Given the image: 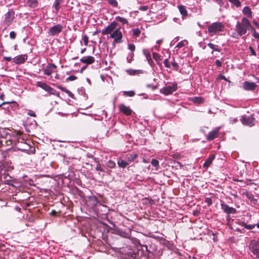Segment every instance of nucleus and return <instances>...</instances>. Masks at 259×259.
I'll list each match as a JSON object with an SVG mask.
<instances>
[{
    "label": "nucleus",
    "instance_id": "obj_49",
    "mask_svg": "<svg viewBox=\"0 0 259 259\" xmlns=\"http://www.w3.org/2000/svg\"><path fill=\"white\" fill-rule=\"evenodd\" d=\"M4 59L6 61H10L12 60V58L11 57H5Z\"/></svg>",
    "mask_w": 259,
    "mask_h": 259
},
{
    "label": "nucleus",
    "instance_id": "obj_18",
    "mask_svg": "<svg viewBox=\"0 0 259 259\" xmlns=\"http://www.w3.org/2000/svg\"><path fill=\"white\" fill-rule=\"evenodd\" d=\"M242 13L247 16L248 17H250V18H251L252 17V12L251 11V9H250L249 7L246 6V7H245L243 10H242Z\"/></svg>",
    "mask_w": 259,
    "mask_h": 259
},
{
    "label": "nucleus",
    "instance_id": "obj_58",
    "mask_svg": "<svg viewBox=\"0 0 259 259\" xmlns=\"http://www.w3.org/2000/svg\"><path fill=\"white\" fill-rule=\"evenodd\" d=\"M161 40H158V41H157V42L158 44H160V43H161Z\"/></svg>",
    "mask_w": 259,
    "mask_h": 259
},
{
    "label": "nucleus",
    "instance_id": "obj_42",
    "mask_svg": "<svg viewBox=\"0 0 259 259\" xmlns=\"http://www.w3.org/2000/svg\"><path fill=\"white\" fill-rule=\"evenodd\" d=\"M171 65L172 66V67L176 69V70H177L178 67H179V65L178 64V63L176 62H171Z\"/></svg>",
    "mask_w": 259,
    "mask_h": 259
},
{
    "label": "nucleus",
    "instance_id": "obj_39",
    "mask_svg": "<svg viewBox=\"0 0 259 259\" xmlns=\"http://www.w3.org/2000/svg\"><path fill=\"white\" fill-rule=\"evenodd\" d=\"M124 94L130 97L134 96L135 95V93L133 91L125 92Z\"/></svg>",
    "mask_w": 259,
    "mask_h": 259
},
{
    "label": "nucleus",
    "instance_id": "obj_13",
    "mask_svg": "<svg viewBox=\"0 0 259 259\" xmlns=\"http://www.w3.org/2000/svg\"><path fill=\"white\" fill-rule=\"evenodd\" d=\"M219 128H217L209 132L208 136L207 137V140L208 141H211L213 140L217 136L219 132Z\"/></svg>",
    "mask_w": 259,
    "mask_h": 259
},
{
    "label": "nucleus",
    "instance_id": "obj_59",
    "mask_svg": "<svg viewBox=\"0 0 259 259\" xmlns=\"http://www.w3.org/2000/svg\"><path fill=\"white\" fill-rule=\"evenodd\" d=\"M85 67H86L85 66L82 67L81 70L84 69L85 68Z\"/></svg>",
    "mask_w": 259,
    "mask_h": 259
},
{
    "label": "nucleus",
    "instance_id": "obj_45",
    "mask_svg": "<svg viewBox=\"0 0 259 259\" xmlns=\"http://www.w3.org/2000/svg\"><path fill=\"white\" fill-rule=\"evenodd\" d=\"M249 49V50L250 51V52H251V54L252 55L255 56H256V53H255V51L254 50V49L252 48V47H250Z\"/></svg>",
    "mask_w": 259,
    "mask_h": 259
},
{
    "label": "nucleus",
    "instance_id": "obj_17",
    "mask_svg": "<svg viewBox=\"0 0 259 259\" xmlns=\"http://www.w3.org/2000/svg\"><path fill=\"white\" fill-rule=\"evenodd\" d=\"M214 155L212 154L210 155L203 164V167L204 168H207L211 164L212 161L214 159Z\"/></svg>",
    "mask_w": 259,
    "mask_h": 259
},
{
    "label": "nucleus",
    "instance_id": "obj_3",
    "mask_svg": "<svg viewBox=\"0 0 259 259\" xmlns=\"http://www.w3.org/2000/svg\"><path fill=\"white\" fill-rule=\"evenodd\" d=\"M110 37L114 39L113 43H120L122 41V34L119 28L115 29V30L111 33Z\"/></svg>",
    "mask_w": 259,
    "mask_h": 259
},
{
    "label": "nucleus",
    "instance_id": "obj_38",
    "mask_svg": "<svg viewBox=\"0 0 259 259\" xmlns=\"http://www.w3.org/2000/svg\"><path fill=\"white\" fill-rule=\"evenodd\" d=\"M153 57L156 61H158V60H160V56L156 53H153Z\"/></svg>",
    "mask_w": 259,
    "mask_h": 259
},
{
    "label": "nucleus",
    "instance_id": "obj_50",
    "mask_svg": "<svg viewBox=\"0 0 259 259\" xmlns=\"http://www.w3.org/2000/svg\"><path fill=\"white\" fill-rule=\"evenodd\" d=\"M114 165H115V163H113V162H112V161H109V165H108V166H109L110 167H112Z\"/></svg>",
    "mask_w": 259,
    "mask_h": 259
},
{
    "label": "nucleus",
    "instance_id": "obj_7",
    "mask_svg": "<svg viewBox=\"0 0 259 259\" xmlns=\"http://www.w3.org/2000/svg\"><path fill=\"white\" fill-rule=\"evenodd\" d=\"M63 26L60 24H57L51 27L48 31V33L51 36L56 35L61 32Z\"/></svg>",
    "mask_w": 259,
    "mask_h": 259
},
{
    "label": "nucleus",
    "instance_id": "obj_54",
    "mask_svg": "<svg viewBox=\"0 0 259 259\" xmlns=\"http://www.w3.org/2000/svg\"><path fill=\"white\" fill-rule=\"evenodd\" d=\"M85 50H86V49H85V48H84V49H82V50H81V54H83V53L85 51Z\"/></svg>",
    "mask_w": 259,
    "mask_h": 259
},
{
    "label": "nucleus",
    "instance_id": "obj_63",
    "mask_svg": "<svg viewBox=\"0 0 259 259\" xmlns=\"http://www.w3.org/2000/svg\"><path fill=\"white\" fill-rule=\"evenodd\" d=\"M97 170H100V169H99V168H98V167L97 168Z\"/></svg>",
    "mask_w": 259,
    "mask_h": 259
},
{
    "label": "nucleus",
    "instance_id": "obj_62",
    "mask_svg": "<svg viewBox=\"0 0 259 259\" xmlns=\"http://www.w3.org/2000/svg\"><path fill=\"white\" fill-rule=\"evenodd\" d=\"M237 120V119H234V121H236Z\"/></svg>",
    "mask_w": 259,
    "mask_h": 259
},
{
    "label": "nucleus",
    "instance_id": "obj_24",
    "mask_svg": "<svg viewBox=\"0 0 259 259\" xmlns=\"http://www.w3.org/2000/svg\"><path fill=\"white\" fill-rule=\"evenodd\" d=\"M117 163L119 167H121L122 168L125 167L128 164V162H127L123 160H118Z\"/></svg>",
    "mask_w": 259,
    "mask_h": 259
},
{
    "label": "nucleus",
    "instance_id": "obj_21",
    "mask_svg": "<svg viewBox=\"0 0 259 259\" xmlns=\"http://www.w3.org/2000/svg\"><path fill=\"white\" fill-rule=\"evenodd\" d=\"M58 88V89H59L62 91H63V92L66 93V94H67L70 97L73 98V94L70 91H69V90L66 89L64 87L60 85Z\"/></svg>",
    "mask_w": 259,
    "mask_h": 259
},
{
    "label": "nucleus",
    "instance_id": "obj_27",
    "mask_svg": "<svg viewBox=\"0 0 259 259\" xmlns=\"http://www.w3.org/2000/svg\"><path fill=\"white\" fill-rule=\"evenodd\" d=\"M229 2L237 7H239L241 6V3L239 0H229Z\"/></svg>",
    "mask_w": 259,
    "mask_h": 259
},
{
    "label": "nucleus",
    "instance_id": "obj_28",
    "mask_svg": "<svg viewBox=\"0 0 259 259\" xmlns=\"http://www.w3.org/2000/svg\"><path fill=\"white\" fill-rule=\"evenodd\" d=\"M137 157V155L136 154H130L127 156V159L130 161H133L135 158H136Z\"/></svg>",
    "mask_w": 259,
    "mask_h": 259
},
{
    "label": "nucleus",
    "instance_id": "obj_2",
    "mask_svg": "<svg viewBox=\"0 0 259 259\" xmlns=\"http://www.w3.org/2000/svg\"><path fill=\"white\" fill-rule=\"evenodd\" d=\"M224 26L220 22H215L210 24L208 28V31L210 33L215 34L222 31Z\"/></svg>",
    "mask_w": 259,
    "mask_h": 259
},
{
    "label": "nucleus",
    "instance_id": "obj_11",
    "mask_svg": "<svg viewBox=\"0 0 259 259\" xmlns=\"http://www.w3.org/2000/svg\"><path fill=\"white\" fill-rule=\"evenodd\" d=\"M56 68V66L54 64H50L47 65L46 68L43 69L44 73L47 75H50L53 73L54 70Z\"/></svg>",
    "mask_w": 259,
    "mask_h": 259
},
{
    "label": "nucleus",
    "instance_id": "obj_61",
    "mask_svg": "<svg viewBox=\"0 0 259 259\" xmlns=\"http://www.w3.org/2000/svg\"><path fill=\"white\" fill-rule=\"evenodd\" d=\"M244 124H248V123L247 122H244Z\"/></svg>",
    "mask_w": 259,
    "mask_h": 259
},
{
    "label": "nucleus",
    "instance_id": "obj_46",
    "mask_svg": "<svg viewBox=\"0 0 259 259\" xmlns=\"http://www.w3.org/2000/svg\"><path fill=\"white\" fill-rule=\"evenodd\" d=\"M28 115L31 116H32V117H35L36 116V115H35V113L34 112H33V111H29L28 112Z\"/></svg>",
    "mask_w": 259,
    "mask_h": 259
},
{
    "label": "nucleus",
    "instance_id": "obj_60",
    "mask_svg": "<svg viewBox=\"0 0 259 259\" xmlns=\"http://www.w3.org/2000/svg\"><path fill=\"white\" fill-rule=\"evenodd\" d=\"M256 226H257V228H259V223L257 224Z\"/></svg>",
    "mask_w": 259,
    "mask_h": 259
},
{
    "label": "nucleus",
    "instance_id": "obj_47",
    "mask_svg": "<svg viewBox=\"0 0 259 259\" xmlns=\"http://www.w3.org/2000/svg\"><path fill=\"white\" fill-rule=\"evenodd\" d=\"M253 36L257 39H259V33H258L256 31H254L253 33Z\"/></svg>",
    "mask_w": 259,
    "mask_h": 259
},
{
    "label": "nucleus",
    "instance_id": "obj_22",
    "mask_svg": "<svg viewBox=\"0 0 259 259\" xmlns=\"http://www.w3.org/2000/svg\"><path fill=\"white\" fill-rule=\"evenodd\" d=\"M208 46L212 50L217 51V52H221V49L217 46L214 45L213 44L209 43L208 44Z\"/></svg>",
    "mask_w": 259,
    "mask_h": 259
},
{
    "label": "nucleus",
    "instance_id": "obj_34",
    "mask_svg": "<svg viewBox=\"0 0 259 259\" xmlns=\"http://www.w3.org/2000/svg\"><path fill=\"white\" fill-rule=\"evenodd\" d=\"M137 70H132V69H128L126 70V72L130 75H135L137 72Z\"/></svg>",
    "mask_w": 259,
    "mask_h": 259
},
{
    "label": "nucleus",
    "instance_id": "obj_57",
    "mask_svg": "<svg viewBox=\"0 0 259 259\" xmlns=\"http://www.w3.org/2000/svg\"><path fill=\"white\" fill-rule=\"evenodd\" d=\"M21 135V133L20 132H18V133H17V136H20Z\"/></svg>",
    "mask_w": 259,
    "mask_h": 259
},
{
    "label": "nucleus",
    "instance_id": "obj_43",
    "mask_svg": "<svg viewBox=\"0 0 259 259\" xmlns=\"http://www.w3.org/2000/svg\"><path fill=\"white\" fill-rule=\"evenodd\" d=\"M139 9L143 11H146L148 9V7L147 6H141L139 8Z\"/></svg>",
    "mask_w": 259,
    "mask_h": 259
},
{
    "label": "nucleus",
    "instance_id": "obj_40",
    "mask_svg": "<svg viewBox=\"0 0 259 259\" xmlns=\"http://www.w3.org/2000/svg\"><path fill=\"white\" fill-rule=\"evenodd\" d=\"M128 48L132 51H134L135 50V46L134 44H130L128 46Z\"/></svg>",
    "mask_w": 259,
    "mask_h": 259
},
{
    "label": "nucleus",
    "instance_id": "obj_15",
    "mask_svg": "<svg viewBox=\"0 0 259 259\" xmlns=\"http://www.w3.org/2000/svg\"><path fill=\"white\" fill-rule=\"evenodd\" d=\"M26 59V58H25V56L20 55L15 57L13 59V62L15 64H19L24 63Z\"/></svg>",
    "mask_w": 259,
    "mask_h": 259
},
{
    "label": "nucleus",
    "instance_id": "obj_14",
    "mask_svg": "<svg viewBox=\"0 0 259 259\" xmlns=\"http://www.w3.org/2000/svg\"><path fill=\"white\" fill-rule=\"evenodd\" d=\"M80 62L87 64H91L95 62V59L92 56L84 57L80 59Z\"/></svg>",
    "mask_w": 259,
    "mask_h": 259
},
{
    "label": "nucleus",
    "instance_id": "obj_37",
    "mask_svg": "<svg viewBox=\"0 0 259 259\" xmlns=\"http://www.w3.org/2000/svg\"><path fill=\"white\" fill-rule=\"evenodd\" d=\"M77 79V77L74 75L69 76L67 78V80L68 81H73Z\"/></svg>",
    "mask_w": 259,
    "mask_h": 259
},
{
    "label": "nucleus",
    "instance_id": "obj_16",
    "mask_svg": "<svg viewBox=\"0 0 259 259\" xmlns=\"http://www.w3.org/2000/svg\"><path fill=\"white\" fill-rule=\"evenodd\" d=\"M119 109L121 112L127 115H130L132 113V110L130 108L124 105H120L119 106Z\"/></svg>",
    "mask_w": 259,
    "mask_h": 259
},
{
    "label": "nucleus",
    "instance_id": "obj_55",
    "mask_svg": "<svg viewBox=\"0 0 259 259\" xmlns=\"http://www.w3.org/2000/svg\"><path fill=\"white\" fill-rule=\"evenodd\" d=\"M253 23L255 25H256V26L257 27H259V24L255 21H253Z\"/></svg>",
    "mask_w": 259,
    "mask_h": 259
},
{
    "label": "nucleus",
    "instance_id": "obj_20",
    "mask_svg": "<svg viewBox=\"0 0 259 259\" xmlns=\"http://www.w3.org/2000/svg\"><path fill=\"white\" fill-rule=\"evenodd\" d=\"M178 8L180 13L183 16H187V11L186 9V8L184 6L181 5L178 6Z\"/></svg>",
    "mask_w": 259,
    "mask_h": 259
},
{
    "label": "nucleus",
    "instance_id": "obj_36",
    "mask_svg": "<svg viewBox=\"0 0 259 259\" xmlns=\"http://www.w3.org/2000/svg\"><path fill=\"white\" fill-rule=\"evenodd\" d=\"M163 63H164V66L166 68H170V64H169V61H168V59H165L164 60Z\"/></svg>",
    "mask_w": 259,
    "mask_h": 259
},
{
    "label": "nucleus",
    "instance_id": "obj_25",
    "mask_svg": "<svg viewBox=\"0 0 259 259\" xmlns=\"http://www.w3.org/2000/svg\"><path fill=\"white\" fill-rule=\"evenodd\" d=\"M241 225L242 226L244 227L247 229H248V230H250V229H252L254 228L255 226V224H253V225H247L244 222H242L241 223Z\"/></svg>",
    "mask_w": 259,
    "mask_h": 259
},
{
    "label": "nucleus",
    "instance_id": "obj_35",
    "mask_svg": "<svg viewBox=\"0 0 259 259\" xmlns=\"http://www.w3.org/2000/svg\"><path fill=\"white\" fill-rule=\"evenodd\" d=\"M145 55L146 57V58L147 60L148 61L149 63H150L151 62H152V59L151 58L150 54L148 52H145Z\"/></svg>",
    "mask_w": 259,
    "mask_h": 259
},
{
    "label": "nucleus",
    "instance_id": "obj_41",
    "mask_svg": "<svg viewBox=\"0 0 259 259\" xmlns=\"http://www.w3.org/2000/svg\"><path fill=\"white\" fill-rule=\"evenodd\" d=\"M16 34L14 31H11L10 33V37L12 39H14L16 37Z\"/></svg>",
    "mask_w": 259,
    "mask_h": 259
},
{
    "label": "nucleus",
    "instance_id": "obj_1",
    "mask_svg": "<svg viewBox=\"0 0 259 259\" xmlns=\"http://www.w3.org/2000/svg\"><path fill=\"white\" fill-rule=\"evenodd\" d=\"M250 26L249 21L245 17L242 18L241 21H238L236 25V30L238 34L241 36L246 34Z\"/></svg>",
    "mask_w": 259,
    "mask_h": 259
},
{
    "label": "nucleus",
    "instance_id": "obj_51",
    "mask_svg": "<svg viewBox=\"0 0 259 259\" xmlns=\"http://www.w3.org/2000/svg\"><path fill=\"white\" fill-rule=\"evenodd\" d=\"M249 28H250L251 32H252V34L254 33V31H256L255 29L252 27V26L251 24L250 26H249Z\"/></svg>",
    "mask_w": 259,
    "mask_h": 259
},
{
    "label": "nucleus",
    "instance_id": "obj_9",
    "mask_svg": "<svg viewBox=\"0 0 259 259\" xmlns=\"http://www.w3.org/2000/svg\"><path fill=\"white\" fill-rule=\"evenodd\" d=\"M36 85L42 88V89L50 93L51 94H55V91L45 82L38 81L36 83Z\"/></svg>",
    "mask_w": 259,
    "mask_h": 259
},
{
    "label": "nucleus",
    "instance_id": "obj_12",
    "mask_svg": "<svg viewBox=\"0 0 259 259\" xmlns=\"http://www.w3.org/2000/svg\"><path fill=\"white\" fill-rule=\"evenodd\" d=\"M221 208L224 210L225 212L228 214L235 213L236 211L234 208L230 207L228 205L224 203L221 204Z\"/></svg>",
    "mask_w": 259,
    "mask_h": 259
},
{
    "label": "nucleus",
    "instance_id": "obj_56",
    "mask_svg": "<svg viewBox=\"0 0 259 259\" xmlns=\"http://www.w3.org/2000/svg\"><path fill=\"white\" fill-rule=\"evenodd\" d=\"M221 78L225 79V80H226L225 77L224 76H221Z\"/></svg>",
    "mask_w": 259,
    "mask_h": 259
},
{
    "label": "nucleus",
    "instance_id": "obj_64",
    "mask_svg": "<svg viewBox=\"0 0 259 259\" xmlns=\"http://www.w3.org/2000/svg\"><path fill=\"white\" fill-rule=\"evenodd\" d=\"M1 98H3V96H2V95H1Z\"/></svg>",
    "mask_w": 259,
    "mask_h": 259
},
{
    "label": "nucleus",
    "instance_id": "obj_10",
    "mask_svg": "<svg viewBox=\"0 0 259 259\" xmlns=\"http://www.w3.org/2000/svg\"><path fill=\"white\" fill-rule=\"evenodd\" d=\"M256 87L257 84L255 82L245 81L243 83V88L246 91H253Z\"/></svg>",
    "mask_w": 259,
    "mask_h": 259
},
{
    "label": "nucleus",
    "instance_id": "obj_29",
    "mask_svg": "<svg viewBox=\"0 0 259 259\" xmlns=\"http://www.w3.org/2000/svg\"><path fill=\"white\" fill-rule=\"evenodd\" d=\"M63 0H56L55 4V9L56 11H58L59 9V5L62 3Z\"/></svg>",
    "mask_w": 259,
    "mask_h": 259
},
{
    "label": "nucleus",
    "instance_id": "obj_30",
    "mask_svg": "<svg viewBox=\"0 0 259 259\" xmlns=\"http://www.w3.org/2000/svg\"><path fill=\"white\" fill-rule=\"evenodd\" d=\"M151 164L153 166L156 167V169H157L159 165V162L158 160L153 159L151 161Z\"/></svg>",
    "mask_w": 259,
    "mask_h": 259
},
{
    "label": "nucleus",
    "instance_id": "obj_5",
    "mask_svg": "<svg viewBox=\"0 0 259 259\" xmlns=\"http://www.w3.org/2000/svg\"><path fill=\"white\" fill-rule=\"evenodd\" d=\"M118 25L117 22L115 21H113L108 26H107L106 28L102 31V34L103 35L108 34L112 33V31L115 30V29Z\"/></svg>",
    "mask_w": 259,
    "mask_h": 259
},
{
    "label": "nucleus",
    "instance_id": "obj_52",
    "mask_svg": "<svg viewBox=\"0 0 259 259\" xmlns=\"http://www.w3.org/2000/svg\"><path fill=\"white\" fill-rule=\"evenodd\" d=\"M56 211H55V210H53L52 212H51V214L52 215H55L56 214Z\"/></svg>",
    "mask_w": 259,
    "mask_h": 259
},
{
    "label": "nucleus",
    "instance_id": "obj_32",
    "mask_svg": "<svg viewBox=\"0 0 259 259\" xmlns=\"http://www.w3.org/2000/svg\"><path fill=\"white\" fill-rule=\"evenodd\" d=\"M82 40L83 41V43L84 44L85 46H87L88 44V42H89V38H88V36L86 35H84L83 37H82Z\"/></svg>",
    "mask_w": 259,
    "mask_h": 259
},
{
    "label": "nucleus",
    "instance_id": "obj_53",
    "mask_svg": "<svg viewBox=\"0 0 259 259\" xmlns=\"http://www.w3.org/2000/svg\"><path fill=\"white\" fill-rule=\"evenodd\" d=\"M207 203H208L209 205H210L212 203V202H211V200L209 199L207 200Z\"/></svg>",
    "mask_w": 259,
    "mask_h": 259
},
{
    "label": "nucleus",
    "instance_id": "obj_6",
    "mask_svg": "<svg viewBox=\"0 0 259 259\" xmlns=\"http://www.w3.org/2000/svg\"><path fill=\"white\" fill-rule=\"evenodd\" d=\"M177 89V84L176 83L172 84L171 85L165 87L161 89V92L165 95L172 94Z\"/></svg>",
    "mask_w": 259,
    "mask_h": 259
},
{
    "label": "nucleus",
    "instance_id": "obj_26",
    "mask_svg": "<svg viewBox=\"0 0 259 259\" xmlns=\"http://www.w3.org/2000/svg\"><path fill=\"white\" fill-rule=\"evenodd\" d=\"M108 3L113 7H117L118 3L116 0H107Z\"/></svg>",
    "mask_w": 259,
    "mask_h": 259
},
{
    "label": "nucleus",
    "instance_id": "obj_19",
    "mask_svg": "<svg viewBox=\"0 0 259 259\" xmlns=\"http://www.w3.org/2000/svg\"><path fill=\"white\" fill-rule=\"evenodd\" d=\"M27 5L32 8H34L37 6V0H27Z\"/></svg>",
    "mask_w": 259,
    "mask_h": 259
},
{
    "label": "nucleus",
    "instance_id": "obj_31",
    "mask_svg": "<svg viewBox=\"0 0 259 259\" xmlns=\"http://www.w3.org/2000/svg\"><path fill=\"white\" fill-rule=\"evenodd\" d=\"M193 101L194 102L200 104L203 102V99L200 97H195L193 99Z\"/></svg>",
    "mask_w": 259,
    "mask_h": 259
},
{
    "label": "nucleus",
    "instance_id": "obj_4",
    "mask_svg": "<svg viewBox=\"0 0 259 259\" xmlns=\"http://www.w3.org/2000/svg\"><path fill=\"white\" fill-rule=\"evenodd\" d=\"M249 246L252 253L259 258V243L255 240H252L249 243Z\"/></svg>",
    "mask_w": 259,
    "mask_h": 259
},
{
    "label": "nucleus",
    "instance_id": "obj_44",
    "mask_svg": "<svg viewBox=\"0 0 259 259\" xmlns=\"http://www.w3.org/2000/svg\"><path fill=\"white\" fill-rule=\"evenodd\" d=\"M184 46H185V44L183 42V41H181L178 44V45H177V47L178 48H181Z\"/></svg>",
    "mask_w": 259,
    "mask_h": 259
},
{
    "label": "nucleus",
    "instance_id": "obj_8",
    "mask_svg": "<svg viewBox=\"0 0 259 259\" xmlns=\"http://www.w3.org/2000/svg\"><path fill=\"white\" fill-rule=\"evenodd\" d=\"M15 13L13 11H9L5 15L4 23L6 25L9 26L12 22L14 18Z\"/></svg>",
    "mask_w": 259,
    "mask_h": 259
},
{
    "label": "nucleus",
    "instance_id": "obj_33",
    "mask_svg": "<svg viewBox=\"0 0 259 259\" xmlns=\"http://www.w3.org/2000/svg\"><path fill=\"white\" fill-rule=\"evenodd\" d=\"M133 30L134 35L138 36L140 35L141 31L138 28L134 29Z\"/></svg>",
    "mask_w": 259,
    "mask_h": 259
},
{
    "label": "nucleus",
    "instance_id": "obj_48",
    "mask_svg": "<svg viewBox=\"0 0 259 259\" xmlns=\"http://www.w3.org/2000/svg\"><path fill=\"white\" fill-rule=\"evenodd\" d=\"M215 64L217 65V66L220 67L222 65V63L220 60H217L215 61Z\"/></svg>",
    "mask_w": 259,
    "mask_h": 259
},
{
    "label": "nucleus",
    "instance_id": "obj_23",
    "mask_svg": "<svg viewBox=\"0 0 259 259\" xmlns=\"http://www.w3.org/2000/svg\"><path fill=\"white\" fill-rule=\"evenodd\" d=\"M115 20L119 21L121 22L122 24H125L128 23L127 20L123 17H120V16H117L115 17Z\"/></svg>",
    "mask_w": 259,
    "mask_h": 259
}]
</instances>
